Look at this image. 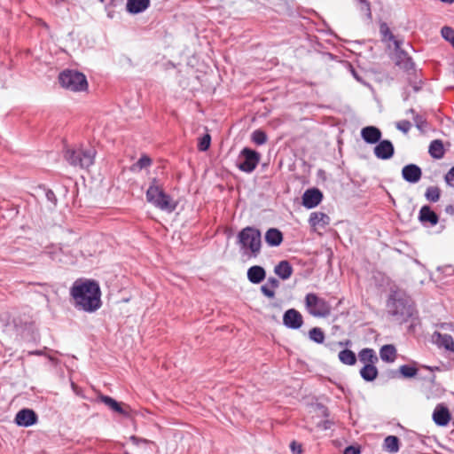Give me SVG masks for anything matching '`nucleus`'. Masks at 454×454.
<instances>
[{
    "instance_id": "obj_32",
    "label": "nucleus",
    "mask_w": 454,
    "mask_h": 454,
    "mask_svg": "<svg viewBox=\"0 0 454 454\" xmlns=\"http://www.w3.org/2000/svg\"><path fill=\"white\" fill-rule=\"evenodd\" d=\"M425 196L429 201L436 202L440 199V189L436 186H430L427 189Z\"/></svg>"
},
{
    "instance_id": "obj_26",
    "label": "nucleus",
    "mask_w": 454,
    "mask_h": 454,
    "mask_svg": "<svg viewBox=\"0 0 454 454\" xmlns=\"http://www.w3.org/2000/svg\"><path fill=\"white\" fill-rule=\"evenodd\" d=\"M375 364H367L360 370L361 377L366 381H372L378 377V369Z\"/></svg>"
},
{
    "instance_id": "obj_39",
    "label": "nucleus",
    "mask_w": 454,
    "mask_h": 454,
    "mask_svg": "<svg viewBox=\"0 0 454 454\" xmlns=\"http://www.w3.org/2000/svg\"><path fill=\"white\" fill-rule=\"evenodd\" d=\"M411 128V123L409 121L403 120L396 123V129L407 134Z\"/></svg>"
},
{
    "instance_id": "obj_16",
    "label": "nucleus",
    "mask_w": 454,
    "mask_h": 454,
    "mask_svg": "<svg viewBox=\"0 0 454 454\" xmlns=\"http://www.w3.org/2000/svg\"><path fill=\"white\" fill-rule=\"evenodd\" d=\"M433 419L438 426L444 427L448 425L450 419V414L447 407L437 405L433 413Z\"/></svg>"
},
{
    "instance_id": "obj_50",
    "label": "nucleus",
    "mask_w": 454,
    "mask_h": 454,
    "mask_svg": "<svg viewBox=\"0 0 454 454\" xmlns=\"http://www.w3.org/2000/svg\"><path fill=\"white\" fill-rule=\"evenodd\" d=\"M442 2H444V3H448V4H452L454 3V0H441Z\"/></svg>"
},
{
    "instance_id": "obj_35",
    "label": "nucleus",
    "mask_w": 454,
    "mask_h": 454,
    "mask_svg": "<svg viewBox=\"0 0 454 454\" xmlns=\"http://www.w3.org/2000/svg\"><path fill=\"white\" fill-rule=\"evenodd\" d=\"M210 143H211V136L208 133H207L199 140V144H198L199 150L201 152L207 151L210 146Z\"/></svg>"
},
{
    "instance_id": "obj_17",
    "label": "nucleus",
    "mask_w": 454,
    "mask_h": 454,
    "mask_svg": "<svg viewBox=\"0 0 454 454\" xmlns=\"http://www.w3.org/2000/svg\"><path fill=\"white\" fill-rule=\"evenodd\" d=\"M433 337L439 347L454 353V340L452 336L436 332L434 333Z\"/></svg>"
},
{
    "instance_id": "obj_7",
    "label": "nucleus",
    "mask_w": 454,
    "mask_h": 454,
    "mask_svg": "<svg viewBox=\"0 0 454 454\" xmlns=\"http://www.w3.org/2000/svg\"><path fill=\"white\" fill-rule=\"evenodd\" d=\"M387 312L400 323L406 321L412 315V309L403 300L393 296L387 301Z\"/></svg>"
},
{
    "instance_id": "obj_5",
    "label": "nucleus",
    "mask_w": 454,
    "mask_h": 454,
    "mask_svg": "<svg viewBox=\"0 0 454 454\" xmlns=\"http://www.w3.org/2000/svg\"><path fill=\"white\" fill-rule=\"evenodd\" d=\"M59 81L63 88L72 91H82L88 87L85 75L74 70L63 71L59 76Z\"/></svg>"
},
{
    "instance_id": "obj_36",
    "label": "nucleus",
    "mask_w": 454,
    "mask_h": 454,
    "mask_svg": "<svg viewBox=\"0 0 454 454\" xmlns=\"http://www.w3.org/2000/svg\"><path fill=\"white\" fill-rule=\"evenodd\" d=\"M152 160L147 155H143L134 165L133 169L138 168L143 169L151 165Z\"/></svg>"
},
{
    "instance_id": "obj_41",
    "label": "nucleus",
    "mask_w": 454,
    "mask_h": 454,
    "mask_svg": "<svg viewBox=\"0 0 454 454\" xmlns=\"http://www.w3.org/2000/svg\"><path fill=\"white\" fill-rule=\"evenodd\" d=\"M360 11L366 15L368 20L372 19V12L369 2L360 4Z\"/></svg>"
},
{
    "instance_id": "obj_20",
    "label": "nucleus",
    "mask_w": 454,
    "mask_h": 454,
    "mask_svg": "<svg viewBox=\"0 0 454 454\" xmlns=\"http://www.w3.org/2000/svg\"><path fill=\"white\" fill-rule=\"evenodd\" d=\"M98 399L114 411L128 416V412L122 408V404L115 401L114 398L108 395H99Z\"/></svg>"
},
{
    "instance_id": "obj_46",
    "label": "nucleus",
    "mask_w": 454,
    "mask_h": 454,
    "mask_svg": "<svg viewBox=\"0 0 454 454\" xmlns=\"http://www.w3.org/2000/svg\"><path fill=\"white\" fill-rule=\"evenodd\" d=\"M344 454H360V450L354 446H348L345 449Z\"/></svg>"
},
{
    "instance_id": "obj_31",
    "label": "nucleus",
    "mask_w": 454,
    "mask_h": 454,
    "mask_svg": "<svg viewBox=\"0 0 454 454\" xmlns=\"http://www.w3.org/2000/svg\"><path fill=\"white\" fill-rule=\"evenodd\" d=\"M309 337L310 340L317 343H323L325 340V333L324 332L318 328L314 327L309 332Z\"/></svg>"
},
{
    "instance_id": "obj_9",
    "label": "nucleus",
    "mask_w": 454,
    "mask_h": 454,
    "mask_svg": "<svg viewBox=\"0 0 454 454\" xmlns=\"http://www.w3.org/2000/svg\"><path fill=\"white\" fill-rule=\"evenodd\" d=\"M283 323L288 328L299 329L303 324V318L298 310L289 309L284 313Z\"/></svg>"
},
{
    "instance_id": "obj_1",
    "label": "nucleus",
    "mask_w": 454,
    "mask_h": 454,
    "mask_svg": "<svg viewBox=\"0 0 454 454\" xmlns=\"http://www.w3.org/2000/svg\"><path fill=\"white\" fill-rule=\"evenodd\" d=\"M71 295L75 306L84 311H95L101 305L99 286L92 280H76L71 288Z\"/></svg>"
},
{
    "instance_id": "obj_42",
    "label": "nucleus",
    "mask_w": 454,
    "mask_h": 454,
    "mask_svg": "<svg viewBox=\"0 0 454 454\" xmlns=\"http://www.w3.org/2000/svg\"><path fill=\"white\" fill-rule=\"evenodd\" d=\"M261 291L265 296L269 298H273L275 296L274 290L272 288L268 287V285L262 286Z\"/></svg>"
},
{
    "instance_id": "obj_30",
    "label": "nucleus",
    "mask_w": 454,
    "mask_h": 454,
    "mask_svg": "<svg viewBox=\"0 0 454 454\" xmlns=\"http://www.w3.org/2000/svg\"><path fill=\"white\" fill-rule=\"evenodd\" d=\"M384 447L386 450L395 453L399 450V439L395 435H388L384 440Z\"/></svg>"
},
{
    "instance_id": "obj_48",
    "label": "nucleus",
    "mask_w": 454,
    "mask_h": 454,
    "mask_svg": "<svg viewBox=\"0 0 454 454\" xmlns=\"http://www.w3.org/2000/svg\"><path fill=\"white\" fill-rule=\"evenodd\" d=\"M293 452L301 453V446L295 442H293L290 445Z\"/></svg>"
},
{
    "instance_id": "obj_45",
    "label": "nucleus",
    "mask_w": 454,
    "mask_h": 454,
    "mask_svg": "<svg viewBox=\"0 0 454 454\" xmlns=\"http://www.w3.org/2000/svg\"><path fill=\"white\" fill-rule=\"evenodd\" d=\"M46 199L51 202L54 206L57 203V198L55 193L51 190H48L45 193Z\"/></svg>"
},
{
    "instance_id": "obj_49",
    "label": "nucleus",
    "mask_w": 454,
    "mask_h": 454,
    "mask_svg": "<svg viewBox=\"0 0 454 454\" xmlns=\"http://www.w3.org/2000/svg\"><path fill=\"white\" fill-rule=\"evenodd\" d=\"M71 386H72L73 390L77 393L78 387L74 382H72Z\"/></svg>"
},
{
    "instance_id": "obj_23",
    "label": "nucleus",
    "mask_w": 454,
    "mask_h": 454,
    "mask_svg": "<svg viewBox=\"0 0 454 454\" xmlns=\"http://www.w3.org/2000/svg\"><path fill=\"white\" fill-rule=\"evenodd\" d=\"M309 222L314 227H325L330 223V217L322 212H313L310 214Z\"/></svg>"
},
{
    "instance_id": "obj_52",
    "label": "nucleus",
    "mask_w": 454,
    "mask_h": 454,
    "mask_svg": "<svg viewBox=\"0 0 454 454\" xmlns=\"http://www.w3.org/2000/svg\"><path fill=\"white\" fill-rule=\"evenodd\" d=\"M451 45L453 46L454 48V39L450 42Z\"/></svg>"
},
{
    "instance_id": "obj_11",
    "label": "nucleus",
    "mask_w": 454,
    "mask_h": 454,
    "mask_svg": "<svg viewBox=\"0 0 454 454\" xmlns=\"http://www.w3.org/2000/svg\"><path fill=\"white\" fill-rule=\"evenodd\" d=\"M401 41L395 40V47L396 51L395 65L404 70H410L413 68V62L408 54L400 49Z\"/></svg>"
},
{
    "instance_id": "obj_33",
    "label": "nucleus",
    "mask_w": 454,
    "mask_h": 454,
    "mask_svg": "<svg viewBox=\"0 0 454 454\" xmlns=\"http://www.w3.org/2000/svg\"><path fill=\"white\" fill-rule=\"evenodd\" d=\"M252 141L258 145H263L267 141V136L262 130L257 129L252 134Z\"/></svg>"
},
{
    "instance_id": "obj_14",
    "label": "nucleus",
    "mask_w": 454,
    "mask_h": 454,
    "mask_svg": "<svg viewBox=\"0 0 454 454\" xmlns=\"http://www.w3.org/2000/svg\"><path fill=\"white\" fill-rule=\"evenodd\" d=\"M402 175L405 181L414 184L420 180L422 171L419 166L408 164L403 168Z\"/></svg>"
},
{
    "instance_id": "obj_22",
    "label": "nucleus",
    "mask_w": 454,
    "mask_h": 454,
    "mask_svg": "<svg viewBox=\"0 0 454 454\" xmlns=\"http://www.w3.org/2000/svg\"><path fill=\"white\" fill-rule=\"evenodd\" d=\"M275 274L280 278L288 279L293 274V268L287 261H281L274 269Z\"/></svg>"
},
{
    "instance_id": "obj_25",
    "label": "nucleus",
    "mask_w": 454,
    "mask_h": 454,
    "mask_svg": "<svg viewBox=\"0 0 454 454\" xmlns=\"http://www.w3.org/2000/svg\"><path fill=\"white\" fill-rule=\"evenodd\" d=\"M428 153L434 159H442L444 155L442 141L440 139L433 140L430 143Z\"/></svg>"
},
{
    "instance_id": "obj_2",
    "label": "nucleus",
    "mask_w": 454,
    "mask_h": 454,
    "mask_svg": "<svg viewBox=\"0 0 454 454\" xmlns=\"http://www.w3.org/2000/svg\"><path fill=\"white\" fill-rule=\"evenodd\" d=\"M146 200L149 203L153 204L155 207L171 213L176 207V202L164 192L158 181L153 178L149 188L146 191Z\"/></svg>"
},
{
    "instance_id": "obj_18",
    "label": "nucleus",
    "mask_w": 454,
    "mask_h": 454,
    "mask_svg": "<svg viewBox=\"0 0 454 454\" xmlns=\"http://www.w3.org/2000/svg\"><path fill=\"white\" fill-rule=\"evenodd\" d=\"M265 241L270 247H278L283 241V234L278 229L270 228L265 233Z\"/></svg>"
},
{
    "instance_id": "obj_13",
    "label": "nucleus",
    "mask_w": 454,
    "mask_h": 454,
    "mask_svg": "<svg viewBox=\"0 0 454 454\" xmlns=\"http://www.w3.org/2000/svg\"><path fill=\"white\" fill-rule=\"evenodd\" d=\"M37 420L35 412L29 409L20 411L15 417V422L20 427H29L34 425Z\"/></svg>"
},
{
    "instance_id": "obj_10",
    "label": "nucleus",
    "mask_w": 454,
    "mask_h": 454,
    "mask_svg": "<svg viewBox=\"0 0 454 454\" xmlns=\"http://www.w3.org/2000/svg\"><path fill=\"white\" fill-rule=\"evenodd\" d=\"M323 199V193L317 188L308 189L302 195V205L307 208L317 207Z\"/></svg>"
},
{
    "instance_id": "obj_28",
    "label": "nucleus",
    "mask_w": 454,
    "mask_h": 454,
    "mask_svg": "<svg viewBox=\"0 0 454 454\" xmlns=\"http://www.w3.org/2000/svg\"><path fill=\"white\" fill-rule=\"evenodd\" d=\"M359 360L364 364H376L378 362V356L372 348H363L358 353Z\"/></svg>"
},
{
    "instance_id": "obj_43",
    "label": "nucleus",
    "mask_w": 454,
    "mask_h": 454,
    "mask_svg": "<svg viewBox=\"0 0 454 454\" xmlns=\"http://www.w3.org/2000/svg\"><path fill=\"white\" fill-rule=\"evenodd\" d=\"M445 181L448 184L454 186V167L449 170L445 176Z\"/></svg>"
},
{
    "instance_id": "obj_12",
    "label": "nucleus",
    "mask_w": 454,
    "mask_h": 454,
    "mask_svg": "<svg viewBox=\"0 0 454 454\" xmlns=\"http://www.w3.org/2000/svg\"><path fill=\"white\" fill-rule=\"evenodd\" d=\"M394 153V145L389 140H380L379 144L374 147V154L380 160H388L392 158Z\"/></svg>"
},
{
    "instance_id": "obj_44",
    "label": "nucleus",
    "mask_w": 454,
    "mask_h": 454,
    "mask_svg": "<svg viewBox=\"0 0 454 454\" xmlns=\"http://www.w3.org/2000/svg\"><path fill=\"white\" fill-rule=\"evenodd\" d=\"M129 440L135 445H138L139 443H144V444H150V443H152L150 441H148L146 439L138 438V437H137L135 435L130 436Z\"/></svg>"
},
{
    "instance_id": "obj_4",
    "label": "nucleus",
    "mask_w": 454,
    "mask_h": 454,
    "mask_svg": "<svg viewBox=\"0 0 454 454\" xmlns=\"http://www.w3.org/2000/svg\"><path fill=\"white\" fill-rule=\"evenodd\" d=\"M96 151L93 148L89 149H67L65 152L66 160L74 167L87 168L94 163Z\"/></svg>"
},
{
    "instance_id": "obj_47",
    "label": "nucleus",
    "mask_w": 454,
    "mask_h": 454,
    "mask_svg": "<svg viewBox=\"0 0 454 454\" xmlns=\"http://www.w3.org/2000/svg\"><path fill=\"white\" fill-rule=\"evenodd\" d=\"M268 285L270 286L272 289L277 288L279 286V281L275 278H270L268 279Z\"/></svg>"
},
{
    "instance_id": "obj_51",
    "label": "nucleus",
    "mask_w": 454,
    "mask_h": 454,
    "mask_svg": "<svg viewBox=\"0 0 454 454\" xmlns=\"http://www.w3.org/2000/svg\"><path fill=\"white\" fill-rule=\"evenodd\" d=\"M358 2L360 4H362L367 3L368 1L367 0H358Z\"/></svg>"
},
{
    "instance_id": "obj_21",
    "label": "nucleus",
    "mask_w": 454,
    "mask_h": 454,
    "mask_svg": "<svg viewBox=\"0 0 454 454\" xmlns=\"http://www.w3.org/2000/svg\"><path fill=\"white\" fill-rule=\"evenodd\" d=\"M150 0H128L127 11L130 13H139L148 8Z\"/></svg>"
},
{
    "instance_id": "obj_6",
    "label": "nucleus",
    "mask_w": 454,
    "mask_h": 454,
    "mask_svg": "<svg viewBox=\"0 0 454 454\" xmlns=\"http://www.w3.org/2000/svg\"><path fill=\"white\" fill-rule=\"evenodd\" d=\"M261 155L254 150L244 148L237 160V167L243 172L251 173L257 167Z\"/></svg>"
},
{
    "instance_id": "obj_19",
    "label": "nucleus",
    "mask_w": 454,
    "mask_h": 454,
    "mask_svg": "<svg viewBox=\"0 0 454 454\" xmlns=\"http://www.w3.org/2000/svg\"><path fill=\"white\" fill-rule=\"evenodd\" d=\"M266 276L265 270L261 266H252L247 270V278L251 283L259 284Z\"/></svg>"
},
{
    "instance_id": "obj_40",
    "label": "nucleus",
    "mask_w": 454,
    "mask_h": 454,
    "mask_svg": "<svg viewBox=\"0 0 454 454\" xmlns=\"http://www.w3.org/2000/svg\"><path fill=\"white\" fill-rule=\"evenodd\" d=\"M442 35L450 43L454 39V30L450 27H443L442 28Z\"/></svg>"
},
{
    "instance_id": "obj_27",
    "label": "nucleus",
    "mask_w": 454,
    "mask_h": 454,
    "mask_svg": "<svg viewBox=\"0 0 454 454\" xmlns=\"http://www.w3.org/2000/svg\"><path fill=\"white\" fill-rule=\"evenodd\" d=\"M380 356L383 361L392 363L395 359L396 349L393 345H384L381 347L380 350Z\"/></svg>"
},
{
    "instance_id": "obj_15",
    "label": "nucleus",
    "mask_w": 454,
    "mask_h": 454,
    "mask_svg": "<svg viewBox=\"0 0 454 454\" xmlns=\"http://www.w3.org/2000/svg\"><path fill=\"white\" fill-rule=\"evenodd\" d=\"M361 137L368 144H376L381 138V131L374 126H367L362 129Z\"/></svg>"
},
{
    "instance_id": "obj_53",
    "label": "nucleus",
    "mask_w": 454,
    "mask_h": 454,
    "mask_svg": "<svg viewBox=\"0 0 454 454\" xmlns=\"http://www.w3.org/2000/svg\"><path fill=\"white\" fill-rule=\"evenodd\" d=\"M123 454H129V453H128V452H125V453H123Z\"/></svg>"
},
{
    "instance_id": "obj_54",
    "label": "nucleus",
    "mask_w": 454,
    "mask_h": 454,
    "mask_svg": "<svg viewBox=\"0 0 454 454\" xmlns=\"http://www.w3.org/2000/svg\"><path fill=\"white\" fill-rule=\"evenodd\" d=\"M101 2H103L104 0H100Z\"/></svg>"
},
{
    "instance_id": "obj_8",
    "label": "nucleus",
    "mask_w": 454,
    "mask_h": 454,
    "mask_svg": "<svg viewBox=\"0 0 454 454\" xmlns=\"http://www.w3.org/2000/svg\"><path fill=\"white\" fill-rule=\"evenodd\" d=\"M305 305L309 313L314 317H325L330 313L327 301L312 293L306 295Z\"/></svg>"
},
{
    "instance_id": "obj_38",
    "label": "nucleus",
    "mask_w": 454,
    "mask_h": 454,
    "mask_svg": "<svg viewBox=\"0 0 454 454\" xmlns=\"http://www.w3.org/2000/svg\"><path fill=\"white\" fill-rule=\"evenodd\" d=\"M380 32L384 36L385 40L393 41L394 43H395V40H396L386 23L380 24Z\"/></svg>"
},
{
    "instance_id": "obj_29",
    "label": "nucleus",
    "mask_w": 454,
    "mask_h": 454,
    "mask_svg": "<svg viewBox=\"0 0 454 454\" xmlns=\"http://www.w3.org/2000/svg\"><path fill=\"white\" fill-rule=\"evenodd\" d=\"M340 361L348 365H354L356 362V354L350 349H343L339 353Z\"/></svg>"
},
{
    "instance_id": "obj_34",
    "label": "nucleus",
    "mask_w": 454,
    "mask_h": 454,
    "mask_svg": "<svg viewBox=\"0 0 454 454\" xmlns=\"http://www.w3.org/2000/svg\"><path fill=\"white\" fill-rule=\"evenodd\" d=\"M399 372L405 378L414 377L418 373V370L415 367L407 364L400 366Z\"/></svg>"
},
{
    "instance_id": "obj_3",
    "label": "nucleus",
    "mask_w": 454,
    "mask_h": 454,
    "mask_svg": "<svg viewBox=\"0 0 454 454\" xmlns=\"http://www.w3.org/2000/svg\"><path fill=\"white\" fill-rule=\"evenodd\" d=\"M238 243L245 254L256 257L262 247V235L258 229L247 226L238 234Z\"/></svg>"
},
{
    "instance_id": "obj_24",
    "label": "nucleus",
    "mask_w": 454,
    "mask_h": 454,
    "mask_svg": "<svg viewBox=\"0 0 454 454\" xmlns=\"http://www.w3.org/2000/svg\"><path fill=\"white\" fill-rule=\"evenodd\" d=\"M419 220L435 225L438 223V215L428 206H423L419 211Z\"/></svg>"
},
{
    "instance_id": "obj_37",
    "label": "nucleus",
    "mask_w": 454,
    "mask_h": 454,
    "mask_svg": "<svg viewBox=\"0 0 454 454\" xmlns=\"http://www.w3.org/2000/svg\"><path fill=\"white\" fill-rule=\"evenodd\" d=\"M409 112L414 115L413 121H414L415 125L418 128V129H419L420 131H424L425 126L427 124L426 120L422 116H420L419 114H415V112L413 109H410Z\"/></svg>"
}]
</instances>
